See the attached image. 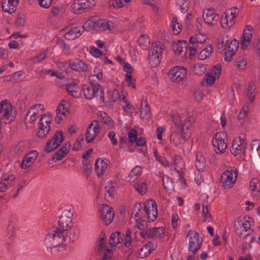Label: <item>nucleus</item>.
I'll return each instance as SVG.
<instances>
[{"mask_svg": "<svg viewBox=\"0 0 260 260\" xmlns=\"http://www.w3.org/2000/svg\"><path fill=\"white\" fill-rule=\"evenodd\" d=\"M171 118L176 129L181 133L180 135L175 131L170 137L171 142L177 146L182 143V140L186 141L190 138V128H192L195 120L194 117L189 116L182 122L180 116L177 114L171 115Z\"/></svg>", "mask_w": 260, "mask_h": 260, "instance_id": "nucleus-1", "label": "nucleus"}, {"mask_svg": "<svg viewBox=\"0 0 260 260\" xmlns=\"http://www.w3.org/2000/svg\"><path fill=\"white\" fill-rule=\"evenodd\" d=\"M79 231L77 228L70 229L69 231L56 228L48 234V236L52 245L59 246L62 250H65L67 243L74 242L78 238Z\"/></svg>", "mask_w": 260, "mask_h": 260, "instance_id": "nucleus-2", "label": "nucleus"}, {"mask_svg": "<svg viewBox=\"0 0 260 260\" xmlns=\"http://www.w3.org/2000/svg\"><path fill=\"white\" fill-rule=\"evenodd\" d=\"M164 48V45L160 42L152 43L151 47L149 50L148 56L149 63L152 67H156L160 63Z\"/></svg>", "mask_w": 260, "mask_h": 260, "instance_id": "nucleus-3", "label": "nucleus"}, {"mask_svg": "<svg viewBox=\"0 0 260 260\" xmlns=\"http://www.w3.org/2000/svg\"><path fill=\"white\" fill-rule=\"evenodd\" d=\"M83 91L85 98L87 100H91L96 96L99 97L101 101H104V90L99 84H92L90 86L84 85Z\"/></svg>", "mask_w": 260, "mask_h": 260, "instance_id": "nucleus-4", "label": "nucleus"}, {"mask_svg": "<svg viewBox=\"0 0 260 260\" xmlns=\"http://www.w3.org/2000/svg\"><path fill=\"white\" fill-rule=\"evenodd\" d=\"M51 121V115L48 113L47 114H44L42 115L38 124L39 130L36 134L38 137L44 138L46 137L50 131Z\"/></svg>", "mask_w": 260, "mask_h": 260, "instance_id": "nucleus-5", "label": "nucleus"}, {"mask_svg": "<svg viewBox=\"0 0 260 260\" xmlns=\"http://www.w3.org/2000/svg\"><path fill=\"white\" fill-rule=\"evenodd\" d=\"M95 6L94 0H74L73 9L75 13L82 14L89 11Z\"/></svg>", "mask_w": 260, "mask_h": 260, "instance_id": "nucleus-6", "label": "nucleus"}, {"mask_svg": "<svg viewBox=\"0 0 260 260\" xmlns=\"http://www.w3.org/2000/svg\"><path fill=\"white\" fill-rule=\"evenodd\" d=\"M16 111L13 108L9 103L2 102L0 103V121L1 119H5L9 122L14 120L16 116Z\"/></svg>", "mask_w": 260, "mask_h": 260, "instance_id": "nucleus-7", "label": "nucleus"}, {"mask_svg": "<svg viewBox=\"0 0 260 260\" xmlns=\"http://www.w3.org/2000/svg\"><path fill=\"white\" fill-rule=\"evenodd\" d=\"M187 237L189 239L188 249L193 255H194L201 248L202 244V239H201L198 233L191 230L188 231Z\"/></svg>", "mask_w": 260, "mask_h": 260, "instance_id": "nucleus-8", "label": "nucleus"}, {"mask_svg": "<svg viewBox=\"0 0 260 260\" xmlns=\"http://www.w3.org/2000/svg\"><path fill=\"white\" fill-rule=\"evenodd\" d=\"M238 12V9L236 7L225 12L224 15L220 18L221 26L225 28L232 26L234 24V19L237 17Z\"/></svg>", "mask_w": 260, "mask_h": 260, "instance_id": "nucleus-9", "label": "nucleus"}, {"mask_svg": "<svg viewBox=\"0 0 260 260\" xmlns=\"http://www.w3.org/2000/svg\"><path fill=\"white\" fill-rule=\"evenodd\" d=\"M73 214L70 210H64L62 214L59 216L58 221L59 227L58 228L66 230V231H69L70 229L76 228L75 227L73 228Z\"/></svg>", "mask_w": 260, "mask_h": 260, "instance_id": "nucleus-10", "label": "nucleus"}, {"mask_svg": "<svg viewBox=\"0 0 260 260\" xmlns=\"http://www.w3.org/2000/svg\"><path fill=\"white\" fill-rule=\"evenodd\" d=\"M237 169L233 168L231 170H225L220 177V181L224 187H232L237 177Z\"/></svg>", "mask_w": 260, "mask_h": 260, "instance_id": "nucleus-11", "label": "nucleus"}, {"mask_svg": "<svg viewBox=\"0 0 260 260\" xmlns=\"http://www.w3.org/2000/svg\"><path fill=\"white\" fill-rule=\"evenodd\" d=\"M64 140L61 131H57L46 143L45 147V151L49 153L57 148L61 144Z\"/></svg>", "mask_w": 260, "mask_h": 260, "instance_id": "nucleus-12", "label": "nucleus"}, {"mask_svg": "<svg viewBox=\"0 0 260 260\" xmlns=\"http://www.w3.org/2000/svg\"><path fill=\"white\" fill-rule=\"evenodd\" d=\"M247 143L240 137L235 138L233 141L231 152L235 156L239 154L245 155Z\"/></svg>", "mask_w": 260, "mask_h": 260, "instance_id": "nucleus-13", "label": "nucleus"}, {"mask_svg": "<svg viewBox=\"0 0 260 260\" xmlns=\"http://www.w3.org/2000/svg\"><path fill=\"white\" fill-rule=\"evenodd\" d=\"M144 210L147 218L151 221H153L157 217V205L153 200H149L144 204Z\"/></svg>", "mask_w": 260, "mask_h": 260, "instance_id": "nucleus-14", "label": "nucleus"}, {"mask_svg": "<svg viewBox=\"0 0 260 260\" xmlns=\"http://www.w3.org/2000/svg\"><path fill=\"white\" fill-rule=\"evenodd\" d=\"M165 233V230L162 227L149 228L146 231L141 232V236L144 239L146 238H161Z\"/></svg>", "mask_w": 260, "mask_h": 260, "instance_id": "nucleus-15", "label": "nucleus"}, {"mask_svg": "<svg viewBox=\"0 0 260 260\" xmlns=\"http://www.w3.org/2000/svg\"><path fill=\"white\" fill-rule=\"evenodd\" d=\"M222 136H224L223 133H216L213 138L212 144L216 153H223L227 147V145L224 140L222 139Z\"/></svg>", "mask_w": 260, "mask_h": 260, "instance_id": "nucleus-16", "label": "nucleus"}, {"mask_svg": "<svg viewBox=\"0 0 260 260\" xmlns=\"http://www.w3.org/2000/svg\"><path fill=\"white\" fill-rule=\"evenodd\" d=\"M114 215L112 208L107 205L103 206L101 209V217L106 225H109L112 222Z\"/></svg>", "mask_w": 260, "mask_h": 260, "instance_id": "nucleus-17", "label": "nucleus"}, {"mask_svg": "<svg viewBox=\"0 0 260 260\" xmlns=\"http://www.w3.org/2000/svg\"><path fill=\"white\" fill-rule=\"evenodd\" d=\"M203 18L206 24L213 25L216 24L220 18L219 15L214 13L213 9H207L204 10Z\"/></svg>", "mask_w": 260, "mask_h": 260, "instance_id": "nucleus-18", "label": "nucleus"}, {"mask_svg": "<svg viewBox=\"0 0 260 260\" xmlns=\"http://www.w3.org/2000/svg\"><path fill=\"white\" fill-rule=\"evenodd\" d=\"M186 74V70L184 67H176L171 70L169 72V75L175 81L177 82L182 80Z\"/></svg>", "mask_w": 260, "mask_h": 260, "instance_id": "nucleus-19", "label": "nucleus"}, {"mask_svg": "<svg viewBox=\"0 0 260 260\" xmlns=\"http://www.w3.org/2000/svg\"><path fill=\"white\" fill-rule=\"evenodd\" d=\"M116 183L109 182L105 186V198L108 202L113 201L116 194Z\"/></svg>", "mask_w": 260, "mask_h": 260, "instance_id": "nucleus-20", "label": "nucleus"}, {"mask_svg": "<svg viewBox=\"0 0 260 260\" xmlns=\"http://www.w3.org/2000/svg\"><path fill=\"white\" fill-rule=\"evenodd\" d=\"M71 145L70 142L64 144L58 151L54 153L52 156V160L56 161L63 159V158L68 153Z\"/></svg>", "mask_w": 260, "mask_h": 260, "instance_id": "nucleus-21", "label": "nucleus"}, {"mask_svg": "<svg viewBox=\"0 0 260 260\" xmlns=\"http://www.w3.org/2000/svg\"><path fill=\"white\" fill-rule=\"evenodd\" d=\"M156 245L151 242H149L146 244L144 245L140 249L139 255L141 258H144L147 257L151 254L152 251L156 248Z\"/></svg>", "mask_w": 260, "mask_h": 260, "instance_id": "nucleus-22", "label": "nucleus"}, {"mask_svg": "<svg viewBox=\"0 0 260 260\" xmlns=\"http://www.w3.org/2000/svg\"><path fill=\"white\" fill-rule=\"evenodd\" d=\"M69 65L72 70L77 72H86L88 69L87 64L79 59L70 61Z\"/></svg>", "mask_w": 260, "mask_h": 260, "instance_id": "nucleus-23", "label": "nucleus"}, {"mask_svg": "<svg viewBox=\"0 0 260 260\" xmlns=\"http://www.w3.org/2000/svg\"><path fill=\"white\" fill-rule=\"evenodd\" d=\"M83 33V28L80 26L74 27L64 34V38L68 40H74Z\"/></svg>", "mask_w": 260, "mask_h": 260, "instance_id": "nucleus-24", "label": "nucleus"}, {"mask_svg": "<svg viewBox=\"0 0 260 260\" xmlns=\"http://www.w3.org/2000/svg\"><path fill=\"white\" fill-rule=\"evenodd\" d=\"M205 41V39H204V41H200L199 40V36L197 35L195 37H191L190 38L189 41V45H188V49L189 51V55L190 56H194L196 49L198 47V44H202L204 43Z\"/></svg>", "mask_w": 260, "mask_h": 260, "instance_id": "nucleus-25", "label": "nucleus"}, {"mask_svg": "<svg viewBox=\"0 0 260 260\" xmlns=\"http://www.w3.org/2000/svg\"><path fill=\"white\" fill-rule=\"evenodd\" d=\"M108 161V160H105L100 158L96 160L94 166L98 177H101L103 175L106 169H107Z\"/></svg>", "mask_w": 260, "mask_h": 260, "instance_id": "nucleus-26", "label": "nucleus"}, {"mask_svg": "<svg viewBox=\"0 0 260 260\" xmlns=\"http://www.w3.org/2000/svg\"><path fill=\"white\" fill-rule=\"evenodd\" d=\"M38 152L36 150H32L27 153L24 157L22 162L21 168L26 169L29 166L28 163H32L38 156Z\"/></svg>", "mask_w": 260, "mask_h": 260, "instance_id": "nucleus-27", "label": "nucleus"}, {"mask_svg": "<svg viewBox=\"0 0 260 260\" xmlns=\"http://www.w3.org/2000/svg\"><path fill=\"white\" fill-rule=\"evenodd\" d=\"M66 89L69 94L73 98H78L81 95V92L78 85L75 82L67 84Z\"/></svg>", "mask_w": 260, "mask_h": 260, "instance_id": "nucleus-28", "label": "nucleus"}, {"mask_svg": "<svg viewBox=\"0 0 260 260\" xmlns=\"http://www.w3.org/2000/svg\"><path fill=\"white\" fill-rule=\"evenodd\" d=\"M101 123L105 129H110L114 127V121L106 113H101Z\"/></svg>", "mask_w": 260, "mask_h": 260, "instance_id": "nucleus-29", "label": "nucleus"}, {"mask_svg": "<svg viewBox=\"0 0 260 260\" xmlns=\"http://www.w3.org/2000/svg\"><path fill=\"white\" fill-rule=\"evenodd\" d=\"M39 114L34 108H30L25 117L24 122L26 125L32 124L36 120Z\"/></svg>", "mask_w": 260, "mask_h": 260, "instance_id": "nucleus-30", "label": "nucleus"}, {"mask_svg": "<svg viewBox=\"0 0 260 260\" xmlns=\"http://www.w3.org/2000/svg\"><path fill=\"white\" fill-rule=\"evenodd\" d=\"M140 112L141 118L148 120L150 117V108L148 106V103L147 101H143L142 102Z\"/></svg>", "mask_w": 260, "mask_h": 260, "instance_id": "nucleus-31", "label": "nucleus"}, {"mask_svg": "<svg viewBox=\"0 0 260 260\" xmlns=\"http://www.w3.org/2000/svg\"><path fill=\"white\" fill-rule=\"evenodd\" d=\"M187 42L185 41H178L173 46V49L177 55H180L183 51H186Z\"/></svg>", "mask_w": 260, "mask_h": 260, "instance_id": "nucleus-32", "label": "nucleus"}, {"mask_svg": "<svg viewBox=\"0 0 260 260\" xmlns=\"http://www.w3.org/2000/svg\"><path fill=\"white\" fill-rule=\"evenodd\" d=\"M195 165L199 171L204 170L206 165L205 158L201 153H197Z\"/></svg>", "mask_w": 260, "mask_h": 260, "instance_id": "nucleus-33", "label": "nucleus"}, {"mask_svg": "<svg viewBox=\"0 0 260 260\" xmlns=\"http://www.w3.org/2000/svg\"><path fill=\"white\" fill-rule=\"evenodd\" d=\"M142 172L141 167L137 166L130 172L128 178V181L134 182L140 176Z\"/></svg>", "mask_w": 260, "mask_h": 260, "instance_id": "nucleus-34", "label": "nucleus"}, {"mask_svg": "<svg viewBox=\"0 0 260 260\" xmlns=\"http://www.w3.org/2000/svg\"><path fill=\"white\" fill-rule=\"evenodd\" d=\"M252 34L243 33L241 38V47L243 49H246L248 45H250L252 38Z\"/></svg>", "mask_w": 260, "mask_h": 260, "instance_id": "nucleus-35", "label": "nucleus"}, {"mask_svg": "<svg viewBox=\"0 0 260 260\" xmlns=\"http://www.w3.org/2000/svg\"><path fill=\"white\" fill-rule=\"evenodd\" d=\"M213 52V48L211 46H207L203 49L199 54L198 57L200 60H205L209 57L211 53Z\"/></svg>", "mask_w": 260, "mask_h": 260, "instance_id": "nucleus-36", "label": "nucleus"}, {"mask_svg": "<svg viewBox=\"0 0 260 260\" xmlns=\"http://www.w3.org/2000/svg\"><path fill=\"white\" fill-rule=\"evenodd\" d=\"M136 190H137L141 195L145 194L147 189V184L145 182H137L134 186Z\"/></svg>", "mask_w": 260, "mask_h": 260, "instance_id": "nucleus-37", "label": "nucleus"}, {"mask_svg": "<svg viewBox=\"0 0 260 260\" xmlns=\"http://www.w3.org/2000/svg\"><path fill=\"white\" fill-rule=\"evenodd\" d=\"M108 101L110 105L114 104L118 99L120 98V94L118 91L114 89L108 92Z\"/></svg>", "mask_w": 260, "mask_h": 260, "instance_id": "nucleus-38", "label": "nucleus"}, {"mask_svg": "<svg viewBox=\"0 0 260 260\" xmlns=\"http://www.w3.org/2000/svg\"><path fill=\"white\" fill-rule=\"evenodd\" d=\"M138 42L141 48L146 50L149 45L150 40L147 36H142L139 39Z\"/></svg>", "mask_w": 260, "mask_h": 260, "instance_id": "nucleus-39", "label": "nucleus"}, {"mask_svg": "<svg viewBox=\"0 0 260 260\" xmlns=\"http://www.w3.org/2000/svg\"><path fill=\"white\" fill-rule=\"evenodd\" d=\"M172 26L174 34L178 35L181 30L182 25L180 23L177 22V19L176 17H174L172 18Z\"/></svg>", "mask_w": 260, "mask_h": 260, "instance_id": "nucleus-40", "label": "nucleus"}, {"mask_svg": "<svg viewBox=\"0 0 260 260\" xmlns=\"http://www.w3.org/2000/svg\"><path fill=\"white\" fill-rule=\"evenodd\" d=\"M249 188L252 193L255 192H259L260 190V184L258 180L256 178H253L251 179Z\"/></svg>", "mask_w": 260, "mask_h": 260, "instance_id": "nucleus-41", "label": "nucleus"}, {"mask_svg": "<svg viewBox=\"0 0 260 260\" xmlns=\"http://www.w3.org/2000/svg\"><path fill=\"white\" fill-rule=\"evenodd\" d=\"M206 71V66L200 63L196 64L193 68V72L198 76L202 75L205 73Z\"/></svg>", "mask_w": 260, "mask_h": 260, "instance_id": "nucleus-42", "label": "nucleus"}, {"mask_svg": "<svg viewBox=\"0 0 260 260\" xmlns=\"http://www.w3.org/2000/svg\"><path fill=\"white\" fill-rule=\"evenodd\" d=\"M239 44V41L236 39H234L231 41L230 43L229 44L227 50H229L231 52L236 53V51L238 50Z\"/></svg>", "mask_w": 260, "mask_h": 260, "instance_id": "nucleus-43", "label": "nucleus"}, {"mask_svg": "<svg viewBox=\"0 0 260 260\" xmlns=\"http://www.w3.org/2000/svg\"><path fill=\"white\" fill-rule=\"evenodd\" d=\"M127 136L131 143H135L138 138V132L136 129L132 128L128 132Z\"/></svg>", "mask_w": 260, "mask_h": 260, "instance_id": "nucleus-44", "label": "nucleus"}, {"mask_svg": "<svg viewBox=\"0 0 260 260\" xmlns=\"http://www.w3.org/2000/svg\"><path fill=\"white\" fill-rule=\"evenodd\" d=\"M255 86L253 84H250L249 85L247 88V92H248V97L249 100L251 102H253L254 99V96L255 95Z\"/></svg>", "mask_w": 260, "mask_h": 260, "instance_id": "nucleus-45", "label": "nucleus"}, {"mask_svg": "<svg viewBox=\"0 0 260 260\" xmlns=\"http://www.w3.org/2000/svg\"><path fill=\"white\" fill-rule=\"evenodd\" d=\"M142 208L141 204H136L134 206L132 210V214H134L135 217H138L139 219L141 217V208Z\"/></svg>", "mask_w": 260, "mask_h": 260, "instance_id": "nucleus-46", "label": "nucleus"}, {"mask_svg": "<svg viewBox=\"0 0 260 260\" xmlns=\"http://www.w3.org/2000/svg\"><path fill=\"white\" fill-rule=\"evenodd\" d=\"M137 222V226L138 228L142 231H146L148 227V221L145 220H141V219H136Z\"/></svg>", "mask_w": 260, "mask_h": 260, "instance_id": "nucleus-47", "label": "nucleus"}, {"mask_svg": "<svg viewBox=\"0 0 260 260\" xmlns=\"http://www.w3.org/2000/svg\"><path fill=\"white\" fill-rule=\"evenodd\" d=\"M247 64L246 60L243 56H239L236 60V66L241 70L246 68Z\"/></svg>", "mask_w": 260, "mask_h": 260, "instance_id": "nucleus-48", "label": "nucleus"}, {"mask_svg": "<svg viewBox=\"0 0 260 260\" xmlns=\"http://www.w3.org/2000/svg\"><path fill=\"white\" fill-rule=\"evenodd\" d=\"M90 53L95 57H99L102 55H105L107 53V51L105 50L104 51L100 50L95 47H92L90 50Z\"/></svg>", "mask_w": 260, "mask_h": 260, "instance_id": "nucleus-49", "label": "nucleus"}, {"mask_svg": "<svg viewBox=\"0 0 260 260\" xmlns=\"http://www.w3.org/2000/svg\"><path fill=\"white\" fill-rule=\"evenodd\" d=\"M221 73V67L219 64H217L213 67L210 74L219 78Z\"/></svg>", "mask_w": 260, "mask_h": 260, "instance_id": "nucleus-50", "label": "nucleus"}, {"mask_svg": "<svg viewBox=\"0 0 260 260\" xmlns=\"http://www.w3.org/2000/svg\"><path fill=\"white\" fill-rule=\"evenodd\" d=\"M229 40L228 37L225 36L220 39L217 43V47L218 49H224L225 47L228 44Z\"/></svg>", "mask_w": 260, "mask_h": 260, "instance_id": "nucleus-51", "label": "nucleus"}, {"mask_svg": "<svg viewBox=\"0 0 260 260\" xmlns=\"http://www.w3.org/2000/svg\"><path fill=\"white\" fill-rule=\"evenodd\" d=\"M40 76H44L45 75L50 74L51 76H56L57 78H61V77L57 75V73L53 70H42L39 73Z\"/></svg>", "mask_w": 260, "mask_h": 260, "instance_id": "nucleus-52", "label": "nucleus"}, {"mask_svg": "<svg viewBox=\"0 0 260 260\" xmlns=\"http://www.w3.org/2000/svg\"><path fill=\"white\" fill-rule=\"evenodd\" d=\"M216 78L217 77H215V76H213V75L210 73H207L205 75L204 81L206 82L207 85L211 86L215 83Z\"/></svg>", "mask_w": 260, "mask_h": 260, "instance_id": "nucleus-53", "label": "nucleus"}, {"mask_svg": "<svg viewBox=\"0 0 260 260\" xmlns=\"http://www.w3.org/2000/svg\"><path fill=\"white\" fill-rule=\"evenodd\" d=\"M154 154L156 160L162 165L165 167H168L169 166V161L165 157L159 155L156 151L154 152Z\"/></svg>", "mask_w": 260, "mask_h": 260, "instance_id": "nucleus-54", "label": "nucleus"}, {"mask_svg": "<svg viewBox=\"0 0 260 260\" xmlns=\"http://www.w3.org/2000/svg\"><path fill=\"white\" fill-rule=\"evenodd\" d=\"M92 20L93 18H91V19L86 21L82 26H80L83 28V32L84 30L89 31L92 30V26H93Z\"/></svg>", "mask_w": 260, "mask_h": 260, "instance_id": "nucleus-55", "label": "nucleus"}, {"mask_svg": "<svg viewBox=\"0 0 260 260\" xmlns=\"http://www.w3.org/2000/svg\"><path fill=\"white\" fill-rule=\"evenodd\" d=\"M23 78V74L21 72H17L10 76V81L14 80V81H18Z\"/></svg>", "mask_w": 260, "mask_h": 260, "instance_id": "nucleus-56", "label": "nucleus"}, {"mask_svg": "<svg viewBox=\"0 0 260 260\" xmlns=\"http://www.w3.org/2000/svg\"><path fill=\"white\" fill-rule=\"evenodd\" d=\"M64 102V101H62L58 106L57 109H56V114H57L65 115L66 112L68 111V110L65 108L64 105L63 104V102Z\"/></svg>", "mask_w": 260, "mask_h": 260, "instance_id": "nucleus-57", "label": "nucleus"}, {"mask_svg": "<svg viewBox=\"0 0 260 260\" xmlns=\"http://www.w3.org/2000/svg\"><path fill=\"white\" fill-rule=\"evenodd\" d=\"M47 51L45 50L41 52L39 55H37L36 56L34 57L32 59V61L34 62H41L43 59H44L47 54Z\"/></svg>", "mask_w": 260, "mask_h": 260, "instance_id": "nucleus-58", "label": "nucleus"}, {"mask_svg": "<svg viewBox=\"0 0 260 260\" xmlns=\"http://www.w3.org/2000/svg\"><path fill=\"white\" fill-rule=\"evenodd\" d=\"M248 107L244 106L240 112L237 118L239 120L244 119L247 115Z\"/></svg>", "mask_w": 260, "mask_h": 260, "instance_id": "nucleus-59", "label": "nucleus"}, {"mask_svg": "<svg viewBox=\"0 0 260 260\" xmlns=\"http://www.w3.org/2000/svg\"><path fill=\"white\" fill-rule=\"evenodd\" d=\"M61 245L59 246H55V245H51L50 247V252L51 253L54 255H58V253L59 252H62L64 250H62V248H60Z\"/></svg>", "mask_w": 260, "mask_h": 260, "instance_id": "nucleus-60", "label": "nucleus"}, {"mask_svg": "<svg viewBox=\"0 0 260 260\" xmlns=\"http://www.w3.org/2000/svg\"><path fill=\"white\" fill-rule=\"evenodd\" d=\"M83 162L85 166L83 168V170L88 177L91 172V167L90 166V161L87 159L85 161H83Z\"/></svg>", "mask_w": 260, "mask_h": 260, "instance_id": "nucleus-61", "label": "nucleus"}, {"mask_svg": "<svg viewBox=\"0 0 260 260\" xmlns=\"http://www.w3.org/2000/svg\"><path fill=\"white\" fill-rule=\"evenodd\" d=\"M53 0H38L39 5L42 8H48L52 4Z\"/></svg>", "mask_w": 260, "mask_h": 260, "instance_id": "nucleus-62", "label": "nucleus"}, {"mask_svg": "<svg viewBox=\"0 0 260 260\" xmlns=\"http://www.w3.org/2000/svg\"><path fill=\"white\" fill-rule=\"evenodd\" d=\"M95 138V136L93 134H91L90 130L87 129L85 134V140L87 143H90L92 142Z\"/></svg>", "mask_w": 260, "mask_h": 260, "instance_id": "nucleus-63", "label": "nucleus"}, {"mask_svg": "<svg viewBox=\"0 0 260 260\" xmlns=\"http://www.w3.org/2000/svg\"><path fill=\"white\" fill-rule=\"evenodd\" d=\"M25 22V16L23 15H20L18 16L16 21V24L17 26L23 27Z\"/></svg>", "mask_w": 260, "mask_h": 260, "instance_id": "nucleus-64", "label": "nucleus"}]
</instances>
